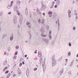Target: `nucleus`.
Here are the masks:
<instances>
[{"label": "nucleus", "instance_id": "obj_1", "mask_svg": "<svg viewBox=\"0 0 78 78\" xmlns=\"http://www.w3.org/2000/svg\"><path fill=\"white\" fill-rule=\"evenodd\" d=\"M52 66H55V65H56V60L54 58H52Z\"/></svg>", "mask_w": 78, "mask_h": 78}, {"label": "nucleus", "instance_id": "obj_2", "mask_svg": "<svg viewBox=\"0 0 78 78\" xmlns=\"http://www.w3.org/2000/svg\"><path fill=\"white\" fill-rule=\"evenodd\" d=\"M43 41L44 42H45V43H46V44H48V42H49V41L48 39H46V38H42Z\"/></svg>", "mask_w": 78, "mask_h": 78}, {"label": "nucleus", "instance_id": "obj_3", "mask_svg": "<svg viewBox=\"0 0 78 78\" xmlns=\"http://www.w3.org/2000/svg\"><path fill=\"white\" fill-rule=\"evenodd\" d=\"M42 67L43 71H45V62L43 63Z\"/></svg>", "mask_w": 78, "mask_h": 78}, {"label": "nucleus", "instance_id": "obj_4", "mask_svg": "<svg viewBox=\"0 0 78 78\" xmlns=\"http://www.w3.org/2000/svg\"><path fill=\"white\" fill-rule=\"evenodd\" d=\"M38 56L39 57H42V53L40 51L38 52Z\"/></svg>", "mask_w": 78, "mask_h": 78}, {"label": "nucleus", "instance_id": "obj_5", "mask_svg": "<svg viewBox=\"0 0 78 78\" xmlns=\"http://www.w3.org/2000/svg\"><path fill=\"white\" fill-rule=\"evenodd\" d=\"M46 8H47V6L44 5L42 6L41 8L42 9H45Z\"/></svg>", "mask_w": 78, "mask_h": 78}, {"label": "nucleus", "instance_id": "obj_6", "mask_svg": "<svg viewBox=\"0 0 78 78\" xmlns=\"http://www.w3.org/2000/svg\"><path fill=\"white\" fill-rule=\"evenodd\" d=\"M14 23H15V24H16V23H17V19H16V18H14Z\"/></svg>", "mask_w": 78, "mask_h": 78}, {"label": "nucleus", "instance_id": "obj_7", "mask_svg": "<svg viewBox=\"0 0 78 78\" xmlns=\"http://www.w3.org/2000/svg\"><path fill=\"white\" fill-rule=\"evenodd\" d=\"M63 71H64V69H62L61 71H60L59 73L60 75H61L63 73Z\"/></svg>", "mask_w": 78, "mask_h": 78}, {"label": "nucleus", "instance_id": "obj_8", "mask_svg": "<svg viewBox=\"0 0 78 78\" xmlns=\"http://www.w3.org/2000/svg\"><path fill=\"white\" fill-rule=\"evenodd\" d=\"M14 9L15 11H16L17 10V6H15L14 7Z\"/></svg>", "mask_w": 78, "mask_h": 78}, {"label": "nucleus", "instance_id": "obj_9", "mask_svg": "<svg viewBox=\"0 0 78 78\" xmlns=\"http://www.w3.org/2000/svg\"><path fill=\"white\" fill-rule=\"evenodd\" d=\"M56 4L57 5H60V1H57L56 2Z\"/></svg>", "mask_w": 78, "mask_h": 78}, {"label": "nucleus", "instance_id": "obj_10", "mask_svg": "<svg viewBox=\"0 0 78 78\" xmlns=\"http://www.w3.org/2000/svg\"><path fill=\"white\" fill-rule=\"evenodd\" d=\"M26 74L27 76H28V75H29V70H27V71Z\"/></svg>", "mask_w": 78, "mask_h": 78}, {"label": "nucleus", "instance_id": "obj_11", "mask_svg": "<svg viewBox=\"0 0 78 78\" xmlns=\"http://www.w3.org/2000/svg\"><path fill=\"white\" fill-rule=\"evenodd\" d=\"M6 63H7V61L6 60L5 61H4V62L3 64V65L5 66V65L6 64Z\"/></svg>", "mask_w": 78, "mask_h": 78}, {"label": "nucleus", "instance_id": "obj_12", "mask_svg": "<svg viewBox=\"0 0 78 78\" xmlns=\"http://www.w3.org/2000/svg\"><path fill=\"white\" fill-rule=\"evenodd\" d=\"M41 36L42 37H46L47 36V35H44V34H41Z\"/></svg>", "mask_w": 78, "mask_h": 78}, {"label": "nucleus", "instance_id": "obj_13", "mask_svg": "<svg viewBox=\"0 0 78 78\" xmlns=\"http://www.w3.org/2000/svg\"><path fill=\"white\" fill-rule=\"evenodd\" d=\"M44 22L45 20H44V19H42V20H41V23H42V24H43V23H44Z\"/></svg>", "mask_w": 78, "mask_h": 78}, {"label": "nucleus", "instance_id": "obj_14", "mask_svg": "<svg viewBox=\"0 0 78 78\" xmlns=\"http://www.w3.org/2000/svg\"><path fill=\"white\" fill-rule=\"evenodd\" d=\"M49 39L50 40H51L52 39V37L51 36V35H49Z\"/></svg>", "mask_w": 78, "mask_h": 78}, {"label": "nucleus", "instance_id": "obj_15", "mask_svg": "<svg viewBox=\"0 0 78 78\" xmlns=\"http://www.w3.org/2000/svg\"><path fill=\"white\" fill-rule=\"evenodd\" d=\"M73 61L71 63V65H70V66H72L73 65Z\"/></svg>", "mask_w": 78, "mask_h": 78}, {"label": "nucleus", "instance_id": "obj_16", "mask_svg": "<svg viewBox=\"0 0 78 78\" xmlns=\"http://www.w3.org/2000/svg\"><path fill=\"white\" fill-rule=\"evenodd\" d=\"M6 36H7V35H6V34H3V36H2L3 39V38H4V37H6Z\"/></svg>", "mask_w": 78, "mask_h": 78}, {"label": "nucleus", "instance_id": "obj_17", "mask_svg": "<svg viewBox=\"0 0 78 78\" xmlns=\"http://www.w3.org/2000/svg\"><path fill=\"white\" fill-rule=\"evenodd\" d=\"M17 4H18V5H20V2L19 1H18L17 3Z\"/></svg>", "mask_w": 78, "mask_h": 78}, {"label": "nucleus", "instance_id": "obj_18", "mask_svg": "<svg viewBox=\"0 0 78 78\" xmlns=\"http://www.w3.org/2000/svg\"><path fill=\"white\" fill-rule=\"evenodd\" d=\"M8 69V67H6L5 68L3 69V70L4 72H5V70H6V69Z\"/></svg>", "mask_w": 78, "mask_h": 78}, {"label": "nucleus", "instance_id": "obj_19", "mask_svg": "<svg viewBox=\"0 0 78 78\" xmlns=\"http://www.w3.org/2000/svg\"><path fill=\"white\" fill-rule=\"evenodd\" d=\"M11 50V47H9L8 48V51H10Z\"/></svg>", "mask_w": 78, "mask_h": 78}, {"label": "nucleus", "instance_id": "obj_20", "mask_svg": "<svg viewBox=\"0 0 78 78\" xmlns=\"http://www.w3.org/2000/svg\"><path fill=\"white\" fill-rule=\"evenodd\" d=\"M52 13H53V12H51V11H49L48 12V14H52Z\"/></svg>", "mask_w": 78, "mask_h": 78}, {"label": "nucleus", "instance_id": "obj_21", "mask_svg": "<svg viewBox=\"0 0 78 78\" xmlns=\"http://www.w3.org/2000/svg\"><path fill=\"white\" fill-rule=\"evenodd\" d=\"M40 64H42V59L40 58Z\"/></svg>", "mask_w": 78, "mask_h": 78}, {"label": "nucleus", "instance_id": "obj_22", "mask_svg": "<svg viewBox=\"0 0 78 78\" xmlns=\"http://www.w3.org/2000/svg\"><path fill=\"white\" fill-rule=\"evenodd\" d=\"M10 39L11 41H12V40H13V37H11L10 38Z\"/></svg>", "mask_w": 78, "mask_h": 78}, {"label": "nucleus", "instance_id": "obj_23", "mask_svg": "<svg viewBox=\"0 0 78 78\" xmlns=\"http://www.w3.org/2000/svg\"><path fill=\"white\" fill-rule=\"evenodd\" d=\"M41 33H44V29H41Z\"/></svg>", "mask_w": 78, "mask_h": 78}, {"label": "nucleus", "instance_id": "obj_24", "mask_svg": "<svg viewBox=\"0 0 78 78\" xmlns=\"http://www.w3.org/2000/svg\"><path fill=\"white\" fill-rule=\"evenodd\" d=\"M68 14H70V13H71V11L70 10H68Z\"/></svg>", "mask_w": 78, "mask_h": 78}, {"label": "nucleus", "instance_id": "obj_25", "mask_svg": "<svg viewBox=\"0 0 78 78\" xmlns=\"http://www.w3.org/2000/svg\"><path fill=\"white\" fill-rule=\"evenodd\" d=\"M46 29H47V30L49 29V26L48 25L46 26Z\"/></svg>", "mask_w": 78, "mask_h": 78}, {"label": "nucleus", "instance_id": "obj_26", "mask_svg": "<svg viewBox=\"0 0 78 78\" xmlns=\"http://www.w3.org/2000/svg\"><path fill=\"white\" fill-rule=\"evenodd\" d=\"M51 31L50 30L49 32V35H51Z\"/></svg>", "mask_w": 78, "mask_h": 78}, {"label": "nucleus", "instance_id": "obj_27", "mask_svg": "<svg viewBox=\"0 0 78 78\" xmlns=\"http://www.w3.org/2000/svg\"><path fill=\"white\" fill-rule=\"evenodd\" d=\"M38 23H41V20L40 19H39L38 21Z\"/></svg>", "mask_w": 78, "mask_h": 78}, {"label": "nucleus", "instance_id": "obj_28", "mask_svg": "<svg viewBox=\"0 0 78 78\" xmlns=\"http://www.w3.org/2000/svg\"><path fill=\"white\" fill-rule=\"evenodd\" d=\"M22 19L21 20L20 19V24H21H21H22Z\"/></svg>", "mask_w": 78, "mask_h": 78}, {"label": "nucleus", "instance_id": "obj_29", "mask_svg": "<svg viewBox=\"0 0 78 78\" xmlns=\"http://www.w3.org/2000/svg\"><path fill=\"white\" fill-rule=\"evenodd\" d=\"M13 58V59H16V56H14Z\"/></svg>", "mask_w": 78, "mask_h": 78}, {"label": "nucleus", "instance_id": "obj_30", "mask_svg": "<svg viewBox=\"0 0 78 78\" xmlns=\"http://www.w3.org/2000/svg\"><path fill=\"white\" fill-rule=\"evenodd\" d=\"M53 6H54V5H52L50 7V9L53 8Z\"/></svg>", "mask_w": 78, "mask_h": 78}, {"label": "nucleus", "instance_id": "obj_31", "mask_svg": "<svg viewBox=\"0 0 78 78\" xmlns=\"http://www.w3.org/2000/svg\"><path fill=\"white\" fill-rule=\"evenodd\" d=\"M37 13H38V12H39V9H37Z\"/></svg>", "mask_w": 78, "mask_h": 78}, {"label": "nucleus", "instance_id": "obj_32", "mask_svg": "<svg viewBox=\"0 0 78 78\" xmlns=\"http://www.w3.org/2000/svg\"><path fill=\"white\" fill-rule=\"evenodd\" d=\"M7 8H8V9H10L11 8V7L9 6V5L7 6Z\"/></svg>", "mask_w": 78, "mask_h": 78}, {"label": "nucleus", "instance_id": "obj_33", "mask_svg": "<svg viewBox=\"0 0 78 78\" xmlns=\"http://www.w3.org/2000/svg\"><path fill=\"white\" fill-rule=\"evenodd\" d=\"M69 47H71V45H72V44H71V43H69Z\"/></svg>", "mask_w": 78, "mask_h": 78}, {"label": "nucleus", "instance_id": "obj_34", "mask_svg": "<svg viewBox=\"0 0 78 78\" xmlns=\"http://www.w3.org/2000/svg\"><path fill=\"white\" fill-rule=\"evenodd\" d=\"M68 55L69 56H70V55H71V53H70V52H69L68 53Z\"/></svg>", "mask_w": 78, "mask_h": 78}, {"label": "nucleus", "instance_id": "obj_35", "mask_svg": "<svg viewBox=\"0 0 78 78\" xmlns=\"http://www.w3.org/2000/svg\"><path fill=\"white\" fill-rule=\"evenodd\" d=\"M27 25H30V23L28 22L27 23Z\"/></svg>", "mask_w": 78, "mask_h": 78}, {"label": "nucleus", "instance_id": "obj_36", "mask_svg": "<svg viewBox=\"0 0 78 78\" xmlns=\"http://www.w3.org/2000/svg\"><path fill=\"white\" fill-rule=\"evenodd\" d=\"M37 68H34V71H36V70H37Z\"/></svg>", "mask_w": 78, "mask_h": 78}, {"label": "nucleus", "instance_id": "obj_37", "mask_svg": "<svg viewBox=\"0 0 78 78\" xmlns=\"http://www.w3.org/2000/svg\"><path fill=\"white\" fill-rule=\"evenodd\" d=\"M10 75H11V73H9L7 75V76H9H9H10Z\"/></svg>", "mask_w": 78, "mask_h": 78}, {"label": "nucleus", "instance_id": "obj_38", "mask_svg": "<svg viewBox=\"0 0 78 78\" xmlns=\"http://www.w3.org/2000/svg\"><path fill=\"white\" fill-rule=\"evenodd\" d=\"M55 1L53 2H52V5H53L54 6V4H55Z\"/></svg>", "mask_w": 78, "mask_h": 78}, {"label": "nucleus", "instance_id": "obj_39", "mask_svg": "<svg viewBox=\"0 0 78 78\" xmlns=\"http://www.w3.org/2000/svg\"><path fill=\"white\" fill-rule=\"evenodd\" d=\"M76 28V27H73V30H75Z\"/></svg>", "mask_w": 78, "mask_h": 78}, {"label": "nucleus", "instance_id": "obj_40", "mask_svg": "<svg viewBox=\"0 0 78 78\" xmlns=\"http://www.w3.org/2000/svg\"><path fill=\"white\" fill-rule=\"evenodd\" d=\"M68 17H71V15L70 14H68Z\"/></svg>", "mask_w": 78, "mask_h": 78}, {"label": "nucleus", "instance_id": "obj_41", "mask_svg": "<svg viewBox=\"0 0 78 78\" xmlns=\"http://www.w3.org/2000/svg\"><path fill=\"white\" fill-rule=\"evenodd\" d=\"M3 14V12H1L0 13V16H2Z\"/></svg>", "mask_w": 78, "mask_h": 78}, {"label": "nucleus", "instance_id": "obj_42", "mask_svg": "<svg viewBox=\"0 0 78 78\" xmlns=\"http://www.w3.org/2000/svg\"><path fill=\"white\" fill-rule=\"evenodd\" d=\"M8 72H9V71H6L5 72V73H8Z\"/></svg>", "mask_w": 78, "mask_h": 78}, {"label": "nucleus", "instance_id": "obj_43", "mask_svg": "<svg viewBox=\"0 0 78 78\" xmlns=\"http://www.w3.org/2000/svg\"><path fill=\"white\" fill-rule=\"evenodd\" d=\"M74 14H75V15L76 16H78V13L75 12V13H74Z\"/></svg>", "mask_w": 78, "mask_h": 78}, {"label": "nucleus", "instance_id": "obj_44", "mask_svg": "<svg viewBox=\"0 0 78 78\" xmlns=\"http://www.w3.org/2000/svg\"><path fill=\"white\" fill-rule=\"evenodd\" d=\"M16 49H18L19 48V46H16Z\"/></svg>", "mask_w": 78, "mask_h": 78}, {"label": "nucleus", "instance_id": "obj_45", "mask_svg": "<svg viewBox=\"0 0 78 78\" xmlns=\"http://www.w3.org/2000/svg\"><path fill=\"white\" fill-rule=\"evenodd\" d=\"M28 27L29 28H30L31 27V26L30 25H28Z\"/></svg>", "mask_w": 78, "mask_h": 78}, {"label": "nucleus", "instance_id": "obj_46", "mask_svg": "<svg viewBox=\"0 0 78 78\" xmlns=\"http://www.w3.org/2000/svg\"><path fill=\"white\" fill-rule=\"evenodd\" d=\"M4 55H6V52H5L4 54Z\"/></svg>", "mask_w": 78, "mask_h": 78}, {"label": "nucleus", "instance_id": "obj_47", "mask_svg": "<svg viewBox=\"0 0 78 78\" xmlns=\"http://www.w3.org/2000/svg\"><path fill=\"white\" fill-rule=\"evenodd\" d=\"M54 7L55 8H57L58 7V5H55Z\"/></svg>", "mask_w": 78, "mask_h": 78}, {"label": "nucleus", "instance_id": "obj_48", "mask_svg": "<svg viewBox=\"0 0 78 78\" xmlns=\"http://www.w3.org/2000/svg\"><path fill=\"white\" fill-rule=\"evenodd\" d=\"M11 14V12H10L8 13L9 14Z\"/></svg>", "mask_w": 78, "mask_h": 78}, {"label": "nucleus", "instance_id": "obj_49", "mask_svg": "<svg viewBox=\"0 0 78 78\" xmlns=\"http://www.w3.org/2000/svg\"><path fill=\"white\" fill-rule=\"evenodd\" d=\"M22 63H21L20 64V66H22Z\"/></svg>", "mask_w": 78, "mask_h": 78}, {"label": "nucleus", "instance_id": "obj_50", "mask_svg": "<svg viewBox=\"0 0 78 78\" xmlns=\"http://www.w3.org/2000/svg\"><path fill=\"white\" fill-rule=\"evenodd\" d=\"M15 55H17V52H16V53L15 54Z\"/></svg>", "mask_w": 78, "mask_h": 78}, {"label": "nucleus", "instance_id": "obj_51", "mask_svg": "<svg viewBox=\"0 0 78 78\" xmlns=\"http://www.w3.org/2000/svg\"><path fill=\"white\" fill-rule=\"evenodd\" d=\"M34 53H35V54L37 53V50H36V51H35Z\"/></svg>", "mask_w": 78, "mask_h": 78}, {"label": "nucleus", "instance_id": "obj_52", "mask_svg": "<svg viewBox=\"0 0 78 78\" xmlns=\"http://www.w3.org/2000/svg\"><path fill=\"white\" fill-rule=\"evenodd\" d=\"M18 28H20V25H18Z\"/></svg>", "mask_w": 78, "mask_h": 78}, {"label": "nucleus", "instance_id": "obj_53", "mask_svg": "<svg viewBox=\"0 0 78 78\" xmlns=\"http://www.w3.org/2000/svg\"><path fill=\"white\" fill-rule=\"evenodd\" d=\"M16 11L17 14H18V13H19V11H18L17 10H16Z\"/></svg>", "mask_w": 78, "mask_h": 78}, {"label": "nucleus", "instance_id": "obj_54", "mask_svg": "<svg viewBox=\"0 0 78 78\" xmlns=\"http://www.w3.org/2000/svg\"><path fill=\"white\" fill-rule=\"evenodd\" d=\"M9 6H10V7H11V6H12V5L11 4L10 5H9Z\"/></svg>", "mask_w": 78, "mask_h": 78}, {"label": "nucleus", "instance_id": "obj_55", "mask_svg": "<svg viewBox=\"0 0 78 78\" xmlns=\"http://www.w3.org/2000/svg\"><path fill=\"white\" fill-rule=\"evenodd\" d=\"M20 13L19 12L18 13V16H20Z\"/></svg>", "mask_w": 78, "mask_h": 78}, {"label": "nucleus", "instance_id": "obj_56", "mask_svg": "<svg viewBox=\"0 0 78 78\" xmlns=\"http://www.w3.org/2000/svg\"><path fill=\"white\" fill-rule=\"evenodd\" d=\"M38 14H41V12H38Z\"/></svg>", "mask_w": 78, "mask_h": 78}, {"label": "nucleus", "instance_id": "obj_57", "mask_svg": "<svg viewBox=\"0 0 78 78\" xmlns=\"http://www.w3.org/2000/svg\"><path fill=\"white\" fill-rule=\"evenodd\" d=\"M27 55H24V56H25V58H27Z\"/></svg>", "mask_w": 78, "mask_h": 78}, {"label": "nucleus", "instance_id": "obj_58", "mask_svg": "<svg viewBox=\"0 0 78 78\" xmlns=\"http://www.w3.org/2000/svg\"><path fill=\"white\" fill-rule=\"evenodd\" d=\"M11 4H13V1H12L11 2Z\"/></svg>", "mask_w": 78, "mask_h": 78}, {"label": "nucleus", "instance_id": "obj_59", "mask_svg": "<svg viewBox=\"0 0 78 78\" xmlns=\"http://www.w3.org/2000/svg\"><path fill=\"white\" fill-rule=\"evenodd\" d=\"M49 17H51V16H52V15H49Z\"/></svg>", "mask_w": 78, "mask_h": 78}, {"label": "nucleus", "instance_id": "obj_60", "mask_svg": "<svg viewBox=\"0 0 78 78\" xmlns=\"http://www.w3.org/2000/svg\"><path fill=\"white\" fill-rule=\"evenodd\" d=\"M22 64H25V63H24V62H23V61L22 62Z\"/></svg>", "mask_w": 78, "mask_h": 78}, {"label": "nucleus", "instance_id": "obj_61", "mask_svg": "<svg viewBox=\"0 0 78 78\" xmlns=\"http://www.w3.org/2000/svg\"><path fill=\"white\" fill-rule=\"evenodd\" d=\"M76 19H78V16H76Z\"/></svg>", "mask_w": 78, "mask_h": 78}, {"label": "nucleus", "instance_id": "obj_62", "mask_svg": "<svg viewBox=\"0 0 78 78\" xmlns=\"http://www.w3.org/2000/svg\"><path fill=\"white\" fill-rule=\"evenodd\" d=\"M43 16H45V13H43Z\"/></svg>", "mask_w": 78, "mask_h": 78}, {"label": "nucleus", "instance_id": "obj_63", "mask_svg": "<svg viewBox=\"0 0 78 78\" xmlns=\"http://www.w3.org/2000/svg\"><path fill=\"white\" fill-rule=\"evenodd\" d=\"M68 73L69 74H72V73H71V72H68Z\"/></svg>", "mask_w": 78, "mask_h": 78}, {"label": "nucleus", "instance_id": "obj_64", "mask_svg": "<svg viewBox=\"0 0 78 78\" xmlns=\"http://www.w3.org/2000/svg\"><path fill=\"white\" fill-rule=\"evenodd\" d=\"M7 56H9V53H7Z\"/></svg>", "mask_w": 78, "mask_h": 78}]
</instances>
